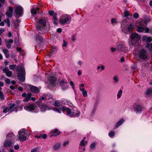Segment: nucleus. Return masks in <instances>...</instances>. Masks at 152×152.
I'll list each match as a JSON object with an SVG mask.
<instances>
[{"label":"nucleus","instance_id":"42","mask_svg":"<svg viewBox=\"0 0 152 152\" xmlns=\"http://www.w3.org/2000/svg\"><path fill=\"white\" fill-rule=\"evenodd\" d=\"M152 93V88H150L147 90L146 94L147 95H149Z\"/></svg>","mask_w":152,"mask_h":152},{"label":"nucleus","instance_id":"15","mask_svg":"<svg viewBox=\"0 0 152 152\" xmlns=\"http://www.w3.org/2000/svg\"><path fill=\"white\" fill-rule=\"evenodd\" d=\"M3 72L6 74V75L8 77H10L12 75V72L11 71H9L8 68H5L3 69Z\"/></svg>","mask_w":152,"mask_h":152},{"label":"nucleus","instance_id":"26","mask_svg":"<svg viewBox=\"0 0 152 152\" xmlns=\"http://www.w3.org/2000/svg\"><path fill=\"white\" fill-rule=\"evenodd\" d=\"M50 83L52 85L55 84L56 80V79L55 77H50Z\"/></svg>","mask_w":152,"mask_h":152},{"label":"nucleus","instance_id":"12","mask_svg":"<svg viewBox=\"0 0 152 152\" xmlns=\"http://www.w3.org/2000/svg\"><path fill=\"white\" fill-rule=\"evenodd\" d=\"M60 131H58V129H56L54 130H52L51 131L50 134V137L53 136H56L59 135L60 134Z\"/></svg>","mask_w":152,"mask_h":152},{"label":"nucleus","instance_id":"38","mask_svg":"<svg viewBox=\"0 0 152 152\" xmlns=\"http://www.w3.org/2000/svg\"><path fill=\"white\" fill-rule=\"evenodd\" d=\"M61 109L58 108L56 107H53V110L54 111H56V112L59 113H61V111L60 110Z\"/></svg>","mask_w":152,"mask_h":152},{"label":"nucleus","instance_id":"54","mask_svg":"<svg viewBox=\"0 0 152 152\" xmlns=\"http://www.w3.org/2000/svg\"><path fill=\"white\" fill-rule=\"evenodd\" d=\"M71 39L73 41H75V35H73L71 37Z\"/></svg>","mask_w":152,"mask_h":152},{"label":"nucleus","instance_id":"45","mask_svg":"<svg viewBox=\"0 0 152 152\" xmlns=\"http://www.w3.org/2000/svg\"><path fill=\"white\" fill-rule=\"evenodd\" d=\"M82 94L84 97H86L88 96L87 92L86 90L83 91V92H82Z\"/></svg>","mask_w":152,"mask_h":152},{"label":"nucleus","instance_id":"48","mask_svg":"<svg viewBox=\"0 0 152 152\" xmlns=\"http://www.w3.org/2000/svg\"><path fill=\"white\" fill-rule=\"evenodd\" d=\"M16 65H11L9 66V67L10 69L13 70L15 67Z\"/></svg>","mask_w":152,"mask_h":152},{"label":"nucleus","instance_id":"18","mask_svg":"<svg viewBox=\"0 0 152 152\" xmlns=\"http://www.w3.org/2000/svg\"><path fill=\"white\" fill-rule=\"evenodd\" d=\"M25 73H18V78L20 81L23 82L25 80Z\"/></svg>","mask_w":152,"mask_h":152},{"label":"nucleus","instance_id":"51","mask_svg":"<svg viewBox=\"0 0 152 152\" xmlns=\"http://www.w3.org/2000/svg\"><path fill=\"white\" fill-rule=\"evenodd\" d=\"M129 11L125 10L124 12V16L125 17H127L129 15Z\"/></svg>","mask_w":152,"mask_h":152},{"label":"nucleus","instance_id":"19","mask_svg":"<svg viewBox=\"0 0 152 152\" xmlns=\"http://www.w3.org/2000/svg\"><path fill=\"white\" fill-rule=\"evenodd\" d=\"M16 71L18 72H20L21 73H25V69L24 67L21 65H18L16 68Z\"/></svg>","mask_w":152,"mask_h":152},{"label":"nucleus","instance_id":"21","mask_svg":"<svg viewBox=\"0 0 152 152\" xmlns=\"http://www.w3.org/2000/svg\"><path fill=\"white\" fill-rule=\"evenodd\" d=\"M38 106L42 112H44L46 110L48 109V107L45 104H39Z\"/></svg>","mask_w":152,"mask_h":152},{"label":"nucleus","instance_id":"43","mask_svg":"<svg viewBox=\"0 0 152 152\" xmlns=\"http://www.w3.org/2000/svg\"><path fill=\"white\" fill-rule=\"evenodd\" d=\"M0 98L2 100H4L5 97L2 91H0Z\"/></svg>","mask_w":152,"mask_h":152},{"label":"nucleus","instance_id":"3","mask_svg":"<svg viewBox=\"0 0 152 152\" xmlns=\"http://www.w3.org/2000/svg\"><path fill=\"white\" fill-rule=\"evenodd\" d=\"M24 109L28 111H32L37 113L39 111V109L38 107L34 104H30L28 106H25L24 107Z\"/></svg>","mask_w":152,"mask_h":152},{"label":"nucleus","instance_id":"29","mask_svg":"<svg viewBox=\"0 0 152 152\" xmlns=\"http://www.w3.org/2000/svg\"><path fill=\"white\" fill-rule=\"evenodd\" d=\"M3 51L5 55V56L6 58H9L10 57V54L9 53V50L7 49H3Z\"/></svg>","mask_w":152,"mask_h":152},{"label":"nucleus","instance_id":"14","mask_svg":"<svg viewBox=\"0 0 152 152\" xmlns=\"http://www.w3.org/2000/svg\"><path fill=\"white\" fill-rule=\"evenodd\" d=\"M23 9L22 7H18L15 8V12L16 14L19 16H21L23 14Z\"/></svg>","mask_w":152,"mask_h":152},{"label":"nucleus","instance_id":"5","mask_svg":"<svg viewBox=\"0 0 152 152\" xmlns=\"http://www.w3.org/2000/svg\"><path fill=\"white\" fill-rule=\"evenodd\" d=\"M130 38L132 43L136 45V43H139L140 37L137 33H135L132 34Z\"/></svg>","mask_w":152,"mask_h":152},{"label":"nucleus","instance_id":"7","mask_svg":"<svg viewBox=\"0 0 152 152\" xmlns=\"http://www.w3.org/2000/svg\"><path fill=\"white\" fill-rule=\"evenodd\" d=\"M127 29H125L124 27H121V29L123 32L128 34V33L132 32L134 29V26L131 23H129L127 24Z\"/></svg>","mask_w":152,"mask_h":152},{"label":"nucleus","instance_id":"11","mask_svg":"<svg viewBox=\"0 0 152 152\" xmlns=\"http://www.w3.org/2000/svg\"><path fill=\"white\" fill-rule=\"evenodd\" d=\"M144 108L140 104H137L134 107V110L137 113H141L143 110Z\"/></svg>","mask_w":152,"mask_h":152},{"label":"nucleus","instance_id":"55","mask_svg":"<svg viewBox=\"0 0 152 152\" xmlns=\"http://www.w3.org/2000/svg\"><path fill=\"white\" fill-rule=\"evenodd\" d=\"M96 146V144L94 143L91 144L90 145V148L91 149L94 148Z\"/></svg>","mask_w":152,"mask_h":152},{"label":"nucleus","instance_id":"23","mask_svg":"<svg viewBox=\"0 0 152 152\" xmlns=\"http://www.w3.org/2000/svg\"><path fill=\"white\" fill-rule=\"evenodd\" d=\"M38 8H33L31 10V13L33 15H35L39 13Z\"/></svg>","mask_w":152,"mask_h":152},{"label":"nucleus","instance_id":"62","mask_svg":"<svg viewBox=\"0 0 152 152\" xmlns=\"http://www.w3.org/2000/svg\"><path fill=\"white\" fill-rule=\"evenodd\" d=\"M111 50L112 52H113L116 50V49L115 48L112 47L111 48Z\"/></svg>","mask_w":152,"mask_h":152},{"label":"nucleus","instance_id":"9","mask_svg":"<svg viewBox=\"0 0 152 152\" xmlns=\"http://www.w3.org/2000/svg\"><path fill=\"white\" fill-rule=\"evenodd\" d=\"M60 86L64 90L66 89L68 87V83L65 80H62L60 82Z\"/></svg>","mask_w":152,"mask_h":152},{"label":"nucleus","instance_id":"36","mask_svg":"<svg viewBox=\"0 0 152 152\" xmlns=\"http://www.w3.org/2000/svg\"><path fill=\"white\" fill-rule=\"evenodd\" d=\"M145 33H152V28L149 29L148 28H146L144 30Z\"/></svg>","mask_w":152,"mask_h":152},{"label":"nucleus","instance_id":"63","mask_svg":"<svg viewBox=\"0 0 152 152\" xmlns=\"http://www.w3.org/2000/svg\"><path fill=\"white\" fill-rule=\"evenodd\" d=\"M57 14H54V15L53 16V19L55 20L56 21L57 20V18H56V16H57Z\"/></svg>","mask_w":152,"mask_h":152},{"label":"nucleus","instance_id":"53","mask_svg":"<svg viewBox=\"0 0 152 152\" xmlns=\"http://www.w3.org/2000/svg\"><path fill=\"white\" fill-rule=\"evenodd\" d=\"M67 44V42L65 40H64L63 41V44L62 45V46L63 47H66Z\"/></svg>","mask_w":152,"mask_h":152},{"label":"nucleus","instance_id":"60","mask_svg":"<svg viewBox=\"0 0 152 152\" xmlns=\"http://www.w3.org/2000/svg\"><path fill=\"white\" fill-rule=\"evenodd\" d=\"M152 41V39L150 37H148V39L147 40V42H150Z\"/></svg>","mask_w":152,"mask_h":152},{"label":"nucleus","instance_id":"25","mask_svg":"<svg viewBox=\"0 0 152 152\" xmlns=\"http://www.w3.org/2000/svg\"><path fill=\"white\" fill-rule=\"evenodd\" d=\"M110 23L113 26L116 25L118 23L116 19L115 18H112L110 20Z\"/></svg>","mask_w":152,"mask_h":152},{"label":"nucleus","instance_id":"59","mask_svg":"<svg viewBox=\"0 0 152 152\" xmlns=\"http://www.w3.org/2000/svg\"><path fill=\"white\" fill-rule=\"evenodd\" d=\"M5 31L4 29L3 28H1L0 29V35H1Z\"/></svg>","mask_w":152,"mask_h":152},{"label":"nucleus","instance_id":"40","mask_svg":"<svg viewBox=\"0 0 152 152\" xmlns=\"http://www.w3.org/2000/svg\"><path fill=\"white\" fill-rule=\"evenodd\" d=\"M115 135V133L113 131H111L110 132L108 133V135L110 137H113Z\"/></svg>","mask_w":152,"mask_h":152},{"label":"nucleus","instance_id":"32","mask_svg":"<svg viewBox=\"0 0 152 152\" xmlns=\"http://www.w3.org/2000/svg\"><path fill=\"white\" fill-rule=\"evenodd\" d=\"M61 102L63 104L69 105L70 102L69 101L66 100L65 99H62L61 101Z\"/></svg>","mask_w":152,"mask_h":152},{"label":"nucleus","instance_id":"22","mask_svg":"<svg viewBox=\"0 0 152 152\" xmlns=\"http://www.w3.org/2000/svg\"><path fill=\"white\" fill-rule=\"evenodd\" d=\"M69 18L68 16L63 18L60 20V23L62 24H64L66 23L69 20Z\"/></svg>","mask_w":152,"mask_h":152},{"label":"nucleus","instance_id":"37","mask_svg":"<svg viewBox=\"0 0 152 152\" xmlns=\"http://www.w3.org/2000/svg\"><path fill=\"white\" fill-rule=\"evenodd\" d=\"M122 93V91L121 90H120L118 92L117 95L118 99H119L121 97Z\"/></svg>","mask_w":152,"mask_h":152},{"label":"nucleus","instance_id":"4","mask_svg":"<svg viewBox=\"0 0 152 152\" xmlns=\"http://www.w3.org/2000/svg\"><path fill=\"white\" fill-rule=\"evenodd\" d=\"M61 108H62V110L63 112L64 113L66 111V112L67 115L71 116H78L79 114H78L75 113L74 112H72L71 109L68 107H64L63 106H61Z\"/></svg>","mask_w":152,"mask_h":152},{"label":"nucleus","instance_id":"6","mask_svg":"<svg viewBox=\"0 0 152 152\" xmlns=\"http://www.w3.org/2000/svg\"><path fill=\"white\" fill-rule=\"evenodd\" d=\"M26 130L25 129H22L18 132V139L20 141H23L26 139V137L25 136V132Z\"/></svg>","mask_w":152,"mask_h":152},{"label":"nucleus","instance_id":"17","mask_svg":"<svg viewBox=\"0 0 152 152\" xmlns=\"http://www.w3.org/2000/svg\"><path fill=\"white\" fill-rule=\"evenodd\" d=\"M13 8L10 7L9 8V10L6 13V16L9 17H11L13 15Z\"/></svg>","mask_w":152,"mask_h":152},{"label":"nucleus","instance_id":"44","mask_svg":"<svg viewBox=\"0 0 152 152\" xmlns=\"http://www.w3.org/2000/svg\"><path fill=\"white\" fill-rule=\"evenodd\" d=\"M105 69L103 65H102L101 66H98L97 67V69L99 70L101 69L102 71H103Z\"/></svg>","mask_w":152,"mask_h":152},{"label":"nucleus","instance_id":"33","mask_svg":"<svg viewBox=\"0 0 152 152\" xmlns=\"http://www.w3.org/2000/svg\"><path fill=\"white\" fill-rule=\"evenodd\" d=\"M60 103L56 101L54 102V106L56 107H59L61 110H62V108H61V106H63L62 105H61Z\"/></svg>","mask_w":152,"mask_h":152},{"label":"nucleus","instance_id":"46","mask_svg":"<svg viewBox=\"0 0 152 152\" xmlns=\"http://www.w3.org/2000/svg\"><path fill=\"white\" fill-rule=\"evenodd\" d=\"M5 0H0V7L2 6L5 3Z\"/></svg>","mask_w":152,"mask_h":152},{"label":"nucleus","instance_id":"56","mask_svg":"<svg viewBox=\"0 0 152 152\" xmlns=\"http://www.w3.org/2000/svg\"><path fill=\"white\" fill-rule=\"evenodd\" d=\"M148 37H147L146 36H144L142 37V39L143 41H146V42H147V40L148 39Z\"/></svg>","mask_w":152,"mask_h":152},{"label":"nucleus","instance_id":"58","mask_svg":"<svg viewBox=\"0 0 152 152\" xmlns=\"http://www.w3.org/2000/svg\"><path fill=\"white\" fill-rule=\"evenodd\" d=\"M70 84L71 86H72V88L73 89L74 88V85L73 82L72 81H71L70 82Z\"/></svg>","mask_w":152,"mask_h":152},{"label":"nucleus","instance_id":"13","mask_svg":"<svg viewBox=\"0 0 152 152\" xmlns=\"http://www.w3.org/2000/svg\"><path fill=\"white\" fill-rule=\"evenodd\" d=\"M10 110V113H12L13 111H17L18 109V106H16L15 103L10 104L8 107Z\"/></svg>","mask_w":152,"mask_h":152},{"label":"nucleus","instance_id":"52","mask_svg":"<svg viewBox=\"0 0 152 152\" xmlns=\"http://www.w3.org/2000/svg\"><path fill=\"white\" fill-rule=\"evenodd\" d=\"M146 47L149 49L150 48L152 49V43L150 44H148L146 45Z\"/></svg>","mask_w":152,"mask_h":152},{"label":"nucleus","instance_id":"20","mask_svg":"<svg viewBox=\"0 0 152 152\" xmlns=\"http://www.w3.org/2000/svg\"><path fill=\"white\" fill-rule=\"evenodd\" d=\"M30 90L31 92L34 93H38L39 92L38 88L37 87L34 86L31 87Z\"/></svg>","mask_w":152,"mask_h":152},{"label":"nucleus","instance_id":"34","mask_svg":"<svg viewBox=\"0 0 152 152\" xmlns=\"http://www.w3.org/2000/svg\"><path fill=\"white\" fill-rule=\"evenodd\" d=\"M39 23L42 26H45V25L46 22L45 20L41 19L39 20Z\"/></svg>","mask_w":152,"mask_h":152},{"label":"nucleus","instance_id":"41","mask_svg":"<svg viewBox=\"0 0 152 152\" xmlns=\"http://www.w3.org/2000/svg\"><path fill=\"white\" fill-rule=\"evenodd\" d=\"M87 143V141H83V140H81L80 142V145L81 146H84Z\"/></svg>","mask_w":152,"mask_h":152},{"label":"nucleus","instance_id":"50","mask_svg":"<svg viewBox=\"0 0 152 152\" xmlns=\"http://www.w3.org/2000/svg\"><path fill=\"white\" fill-rule=\"evenodd\" d=\"M133 17L134 18H137L139 17V15L138 13H135L133 15Z\"/></svg>","mask_w":152,"mask_h":152},{"label":"nucleus","instance_id":"28","mask_svg":"<svg viewBox=\"0 0 152 152\" xmlns=\"http://www.w3.org/2000/svg\"><path fill=\"white\" fill-rule=\"evenodd\" d=\"M124 120L123 118H121L119 121L115 125V127L117 128L119 127L120 125H121L124 122Z\"/></svg>","mask_w":152,"mask_h":152},{"label":"nucleus","instance_id":"24","mask_svg":"<svg viewBox=\"0 0 152 152\" xmlns=\"http://www.w3.org/2000/svg\"><path fill=\"white\" fill-rule=\"evenodd\" d=\"M12 144L10 140L7 139L4 142V145L6 147H8L11 145Z\"/></svg>","mask_w":152,"mask_h":152},{"label":"nucleus","instance_id":"27","mask_svg":"<svg viewBox=\"0 0 152 152\" xmlns=\"http://www.w3.org/2000/svg\"><path fill=\"white\" fill-rule=\"evenodd\" d=\"M7 138L8 140H11L15 138L14 135L12 133H9L7 135Z\"/></svg>","mask_w":152,"mask_h":152},{"label":"nucleus","instance_id":"35","mask_svg":"<svg viewBox=\"0 0 152 152\" xmlns=\"http://www.w3.org/2000/svg\"><path fill=\"white\" fill-rule=\"evenodd\" d=\"M60 143H57L54 145L53 149L55 150H57L60 148Z\"/></svg>","mask_w":152,"mask_h":152},{"label":"nucleus","instance_id":"1","mask_svg":"<svg viewBox=\"0 0 152 152\" xmlns=\"http://www.w3.org/2000/svg\"><path fill=\"white\" fill-rule=\"evenodd\" d=\"M151 20L149 18H147L145 20L140 19L136 21L135 28L136 30L139 32L143 31L147 26V23Z\"/></svg>","mask_w":152,"mask_h":152},{"label":"nucleus","instance_id":"8","mask_svg":"<svg viewBox=\"0 0 152 152\" xmlns=\"http://www.w3.org/2000/svg\"><path fill=\"white\" fill-rule=\"evenodd\" d=\"M45 100V101L46 103H50V102H49L48 100H52V99L50 97L48 96L46 94H44L41 97H40L39 99L38 102L39 103L42 102V100Z\"/></svg>","mask_w":152,"mask_h":152},{"label":"nucleus","instance_id":"61","mask_svg":"<svg viewBox=\"0 0 152 152\" xmlns=\"http://www.w3.org/2000/svg\"><path fill=\"white\" fill-rule=\"evenodd\" d=\"M5 82L7 84H9L10 83V80L9 78H6L5 80Z\"/></svg>","mask_w":152,"mask_h":152},{"label":"nucleus","instance_id":"64","mask_svg":"<svg viewBox=\"0 0 152 152\" xmlns=\"http://www.w3.org/2000/svg\"><path fill=\"white\" fill-rule=\"evenodd\" d=\"M42 137L43 139H46L47 137V135L45 134H44L42 136Z\"/></svg>","mask_w":152,"mask_h":152},{"label":"nucleus","instance_id":"31","mask_svg":"<svg viewBox=\"0 0 152 152\" xmlns=\"http://www.w3.org/2000/svg\"><path fill=\"white\" fill-rule=\"evenodd\" d=\"M58 49V48L57 47H53L52 48V51L50 52L49 55L51 56V55L53 54L54 52L56 51Z\"/></svg>","mask_w":152,"mask_h":152},{"label":"nucleus","instance_id":"30","mask_svg":"<svg viewBox=\"0 0 152 152\" xmlns=\"http://www.w3.org/2000/svg\"><path fill=\"white\" fill-rule=\"evenodd\" d=\"M2 109H3V112L6 113L7 112H10V110L9 107H6L4 106L2 107Z\"/></svg>","mask_w":152,"mask_h":152},{"label":"nucleus","instance_id":"47","mask_svg":"<svg viewBox=\"0 0 152 152\" xmlns=\"http://www.w3.org/2000/svg\"><path fill=\"white\" fill-rule=\"evenodd\" d=\"M113 80L114 81L115 83H117L118 81V77H114L113 78Z\"/></svg>","mask_w":152,"mask_h":152},{"label":"nucleus","instance_id":"39","mask_svg":"<svg viewBox=\"0 0 152 152\" xmlns=\"http://www.w3.org/2000/svg\"><path fill=\"white\" fill-rule=\"evenodd\" d=\"M4 22L7 24L8 27L10 26V20L9 18H7L6 19L4 20Z\"/></svg>","mask_w":152,"mask_h":152},{"label":"nucleus","instance_id":"57","mask_svg":"<svg viewBox=\"0 0 152 152\" xmlns=\"http://www.w3.org/2000/svg\"><path fill=\"white\" fill-rule=\"evenodd\" d=\"M31 96V93H28L26 96V97L29 100H30Z\"/></svg>","mask_w":152,"mask_h":152},{"label":"nucleus","instance_id":"16","mask_svg":"<svg viewBox=\"0 0 152 152\" xmlns=\"http://www.w3.org/2000/svg\"><path fill=\"white\" fill-rule=\"evenodd\" d=\"M6 43V46L8 48H10L11 46V44L13 42V40L12 39H6L5 40Z\"/></svg>","mask_w":152,"mask_h":152},{"label":"nucleus","instance_id":"2","mask_svg":"<svg viewBox=\"0 0 152 152\" xmlns=\"http://www.w3.org/2000/svg\"><path fill=\"white\" fill-rule=\"evenodd\" d=\"M134 58L138 61L141 59L147 60L148 58V56L146 51L144 49L135 51L134 53Z\"/></svg>","mask_w":152,"mask_h":152},{"label":"nucleus","instance_id":"10","mask_svg":"<svg viewBox=\"0 0 152 152\" xmlns=\"http://www.w3.org/2000/svg\"><path fill=\"white\" fill-rule=\"evenodd\" d=\"M117 49L118 51H122L124 52H126L128 50V48L124 45L120 44L118 45Z\"/></svg>","mask_w":152,"mask_h":152},{"label":"nucleus","instance_id":"49","mask_svg":"<svg viewBox=\"0 0 152 152\" xmlns=\"http://www.w3.org/2000/svg\"><path fill=\"white\" fill-rule=\"evenodd\" d=\"M49 14L51 16H53L54 14H56V13H54V12L53 11H49Z\"/></svg>","mask_w":152,"mask_h":152}]
</instances>
